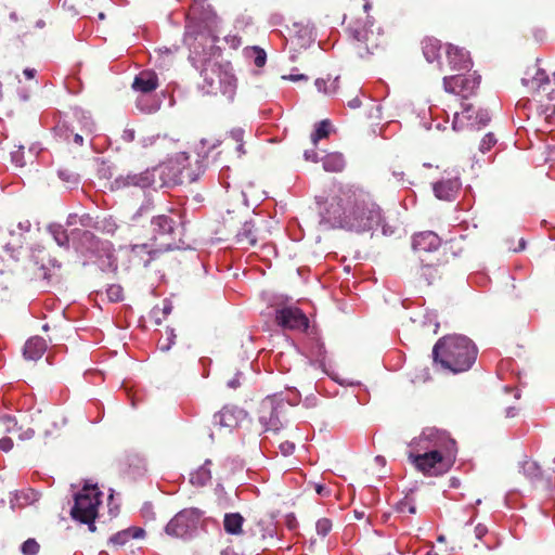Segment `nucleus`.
Wrapping results in <instances>:
<instances>
[{"mask_svg":"<svg viewBox=\"0 0 555 555\" xmlns=\"http://www.w3.org/2000/svg\"><path fill=\"white\" fill-rule=\"evenodd\" d=\"M279 450L284 456H287L294 452L295 444L291 441H283L279 444Z\"/></svg>","mask_w":555,"mask_h":555,"instance_id":"44","label":"nucleus"},{"mask_svg":"<svg viewBox=\"0 0 555 555\" xmlns=\"http://www.w3.org/2000/svg\"><path fill=\"white\" fill-rule=\"evenodd\" d=\"M157 168L145 169L141 172L120 173L111 183L113 191H130L133 189L144 190L155 184V172Z\"/></svg>","mask_w":555,"mask_h":555,"instance_id":"12","label":"nucleus"},{"mask_svg":"<svg viewBox=\"0 0 555 555\" xmlns=\"http://www.w3.org/2000/svg\"><path fill=\"white\" fill-rule=\"evenodd\" d=\"M333 524L328 518H320L315 524V529L319 535L326 537L332 530Z\"/></svg>","mask_w":555,"mask_h":555,"instance_id":"36","label":"nucleus"},{"mask_svg":"<svg viewBox=\"0 0 555 555\" xmlns=\"http://www.w3.org/2000/svg\"><path fill=\"white\" fill-rule=\"evenodd\" d=\"M514 409H509L506 413V416H514V414H511V411H513Z\"/></svg>","mask_w":555,"mask_h":555,"instance_id":"59","label":"nucleus"},{"mask_svg":"<svg viewBox=\"0 0 555 555\" xmlns=\"http://www.w3.org/2000/svg\"><path fill=\"white\" fill-rule=\"evenodd\" d=\"M132 88L142 93H150L158 88V77L153 70H142L135 76Z\"/></svg>","mask_w":555,"mask_h":555,"instance_id":"23","label":"nucleus"},{"mask_svg":"<svg viewBox=\"0 0 555 555\" xmlns=\"http://www.w3.org/2000/svg\"><path fill=\"white\" fill-rule=\"evenodd\" d=\"M211 464V461L207 460L203 466H201L196 472L191 473L190 481L195 486H205L211 479V473L208 468V465Z\"/></svg>","mask_w":555,"mask_h":555,"instance_id":"31","label":"nucleus"},{"mask_svg":"<svg viewBox=\"0 0 555 555\" xmlns=\"http://www.w3.org/2000/svg\"><path fill=\"white\" fill-rule=\"evenodd\" d=\"M364 196L366 197V203L365 204H361V205H351V209L350 211L354 212L356 216L358 217H370L371 215V210H373L372 208H374V210H376L377 212V220L376 221H372L369 225H365L364 228H347V230H351V231H357V232H362V231H369L371 229H373L374 227H378L382 222V210L379 208V206L373 202V199L371 198V196L364 192Z\"/></svg>","mask_w":555,"mask_h":555,"instance_id":"19","label":"nucleus"},{"mask_svg":"<svg viewBox=\"0 0 555 555\" xmlns=\"http://www.w3.org/2000/svg\"><path fill=\"white\" fill-rule=\"evenodd\" d=\"M255 59L254 63L257 67H262L266 64L267 55L266 52L260 48H254Z\"/></svg>","mask_w":555,"mask_h":555,"instance_id":"42","label":"nucleus"},{"mask_svg":"<svg viewBox=\"0 0 555 555\" xmlns=\"http://www.w3.org/2000/svg\"><path fill=\"white\" fill-rule=\"evenodd\" d=\"M23 74L25 75V77L27 79H33L35 77V75H36V69H34V68H25Z\"/></svg>","mask_w":555,"mask_h":555,"instance_id":"54","label":"nucleus"},{"mask_svg":"<svg viewBox=\"0 0 555 555\" xmlns=\"http://www.w3.org/2000/svg\"><path fill=\"white\" fill-rule=\"evenodd\" d=\"M142 516L146 519L153 520L155 518V513L152 503H144L141 508Z\"/></svg>","mask_w":555,"mask_h":555,"instance_id":"45","label":"nucleus"},{"mask_svg":"<svg viewBox=\"0 0 555 555\" xmlns=\"http://www.w3.org/2000/svg\"><path fill=\"white\" fill-rule=\"evenodd\" d=\"M441 263L439 257H420V269L417 274L426 285H431L435 281L441 279Z\"/></svg>","mask_w":555,"mask_h":555,"instance_id":"17","label":"nucleus"},{"mask_svg":"<svg viewBox=\"0 0 555 555\" xmlns=\"http://www.w3.org/2000/svg\"><path fill=\"white\" fill-rule=\"evenodd\" d=\"M462 111L455 112L452 120V128L455 131L479 130L490 121V115L486 109L476 111L472 103L462 102Z\"/></svg>","mask_w":555,"mask_h":555,"instance_id":"10","label":"nucleus"},{"mask_svg":"<svg viewBox=\"0 0 555 555\" xmlns=\"http://www.w3.org/2000/svg\"><path fill=\"white\" fill-rule=\"evenodd\" d=\"M375 461L380 464V465H384L385 464V459L380 455L376 456L375 457Z\"/></svg>","mask_w":555,"mask_h":555,"instance_id":"57","label":"nucleus"},{"mask_svg":"<svg viewBox=\"0 0 555 555\" xmlns=\"http://www.w3.org/2000/svg\"><path fill=\"white\" fill-rule=\"evenodd\" d=\"M315 87L320 92H323L326 95L335 94L339 89V78H318L315 80Z\"/></svg>","mask_w":555,"mask_h":555,"instance_id":"32","label":"nucleus"},{"mask_svg":"<svg viewBox=\"0 0 555 555\" xmlns=\"http://www.w3.org/2000/svg\"><path fill=\"white\" fill-rule=\"evenodd\" d=\"M456 447L447 451L408 455L415 469L427 477L442 476L450 470L456 457Z\"/></svg>","mask_w":555,"mask_h":555,"instance_id":"6","label":"nucleus"},{"mask_svg":"<svg viewBox=\"0 0 555 555\" xmlns=\"http://www.w3.org/2000/svg\"><path fill=\"white\" fill-rule=\"evenodd\" d=\"M411 450L408 455L424 454L429 452L447 451L456 447V442L444 430L437 428H426L422 434L414 438L410 444Z\"/></svg>","mask_w":555,"mask_h":555,"instance_id":"7","label":"nucleus"},{"mask_svg":"<svg viewBox=\"0 0 555 555\" xmlns=\"http://www.w3.org/2000/svg\"><path fill=\"white\" fill-rule=\"evenodd\" d=\"M446 59L450 70H468L472 66L469 53L453 44H448Z\"/></svg>","mask_w":555,"mask_h":555,"instance_id":"18","label":"nucleus"},{"mask_svg":"<svg viewBox=\"0 0 555 555\" xmlns=\"http://www.w3.org/2000/svg\"><path fill=\"white\" fill-rule=\"evenodd\" d=\"M461 189V181L457 176L442 178L434 184V193L437 198L442 201L455 199Z\"/></svg>","mask_w":555,"mask_h":555,"instance_id":"20","label":"nucleus"},{"mask_svg":"<svg viewBox=\"0 0 555 555\" xmlns=\"http://www.w3.org/2000/svg\"><path fill=\"white\" fill-rule=\"evenodd\" d=\"M345 158L341 153H330L323 158V168L330 172H340L345 168Z\"/></svg>","mask_w":555,"mask_h":555,"instance_id":"27","label":"nucleus"},{"mask_svg":"<svg viewBox=\"0 0 555 555\" xmlns=\"http://www.w3.org/2000/svg\"><path fill=\"white\" fill-rule=\"evenodd\" d=\"M170 345H171V339L170 337L167 338L166 341H162L159 340L158 341V348L162 350V351H167L170 349Z\"/></svg>","mask_w":555,"mask_h":555,"instance_id":"50","label":"nucleus"},{"mask_svg":"<svg viewBox=\"0 0 555 555\" xmlns=\"http://www.w3.org/2000/svg\"><path fill=\"white\" fill-rule=\"evenodd\" d=\"M101 496L102 492L96 486L85 485L82 489L75 494L74 505L70 509L72 518L88 525L89 529L94 531V520L98 517Z\"/></svg>","mask_w":555,"mask_h":555,"instance_id":"4","label":"nucleus"},{"mask_svg":"<svg viewBox=\"0 0 555 555\" xmlns=\"http://www.w3.org/2000/svg\"><path fill=\"white\" fill-rule=\"evenodd\" d=\"M480 82L481 76L476 72L456 74L443 77V89L460 98L462 102H466L477 94Z\"/></svg>","mask_w":555,"mask_h":555,"instance_id":"8","label":"nucleus"},{"mask_svg":"<svg viewBox=\"0 0 555 555\" xmlns=\"http://www.w3.org/2000/svg\"><path fill=\"white\" fill-rule=\"evenodd\" d=\"M130 533L128 531H120L109 538V543L114 545H124L129 541Z\"/></svg>","mask_w":555,"mask_h":555,"instance_id":"40","label":"nucleus"},{"mask_svg":"<svg viewBox=\"0 0 555 555\" xmlns=\"http://www.w3.org/2000/svg\"><path fill=\"white\" fill-rule=\"evenodd\" d=\"M397 509L401 513L408 512L410 514H415V512H416L415 506L412 503H410L408 500L401 501L398 504Z\"/></svg>","mask_w":555,"mask_h":555,"instance_id":"43","label":"nucleus"},{"mask_svg":"<svg viewBox=\"0 0 555 555\" xmlns=\"http://www.w3.org/2000/svg\"><path fill=\"white\" fill-rule=\"evenodd\" d=\"M236 244L243 248L255 246L258 240L257 230L251 221L245 220L244 223L233 233Z\"/></svg>","mask_w":555,"mask_h":555,"instance_id":"21","label":"nucleus"},{"mask_svg":"<svg viewBox=\"0 0 555 555\" xmlns=\"http://www.w3.org/2000/svg\"><path fill=\"white\" fill-rule=\"evenodd\" d=\"M412 246L418 260L420 257H438L441 240L431 231L421 232L413 236Z\"/></svg>","mask_w":555,"mask_h":555,"instance_id":"14","label":"nucleus"},{"mask_svg":"<svg viewBox=\"0 0 555 555\" xmlns=\"http://www.w3.org/2000/svg\"><path fill=\"white\" fill-rule=\"evenodd\" d=\"M259 421L266 430H278L281 426L279 405L273 398L262 400L259 408Z\"/></svg>","mask_w":555,"mask_h":555,"instance_id":"16","label":"nucleus"},{"mask_svg":"<svg viewBox=\"0 0 555 555\" xmlns=\"http://www.w3.org/2000/svg\"><path fill=\"white\" fill-rule=\"evenodd\" d=\"M13 448V440L9 437H3L0 439V449L4 452L11 451Z\"/></svg>","mask_w":555,"mask_h":555,"instance_id":"46","label":"nucleus"},{"mask_svg":"<svg viewBox=\"0 0 555 555\" xmlns=\"http://www.w3.org/2000/svg\"><path fill=\"white\" fill-rule=\"evenodd\" d=\"M203 512L195 507L180 511L166 526V533L175 538H185L197 529Z\"/></svg>","mask_w":555,"mask_h":555,"instance_id":"11","label":"nucleus"},{"mask_svg":"<svg viewBox=\"0 0 555 555\" xmlns=\"http://www.w3.org/2000/svg\"><path fill=\"white\" fill-rule=\"evenodd\" d=\"M330 126L328 120H322L318 124L315 131L311 134V141L314 145H317L321 139L328 137Z\"/></svg>","mask_w":555,"mask_h":555,"instance_id":"34","label":"nucleus"},{"mask_svg":"<svg viewBox=\"0 0 555 555\" xmlns=\"http://www.w3.org/2000/svg\"><path fill=\"white\" fill-rule=\"evenodd\" d=\"M349 35L358 42V53L361 56L375 55L384 52L388 46V38L374 23L363 26L356 23L348 25Z\"/></svg>","mask_w":555,"mask_h":555,"instance_id":"5","label":"nucleus"},{"mask_svg":"<svg viewBox=\"0 0 555 555\" xmlns=\"http://www.w3.org/2000/svg\"><path fill=\"white\" fill-rule=\"evenodd\" d=\"M47 350V343L42 337L34 336L24 346V357L28 360L40 359Z\"/></svg>","mask_w":555,"mask_h":555,"instance_id":"25","label":"nucleus"},{"mask_svg":"<svg viewBox=\"0 0 555 555\" xmlns=\"http://www.w3.org/2000/svg\"><path fill=\"white\" fill-rule=\"evenodd\" d=\"M157 250L149 244H139L131 247V258L138 264L149 266L156 257Z\"/></svg>","mask_w":555,"mask_h":555,"instance_id":"24","label":"nucleus"},{"mask_svg":"<svg viewBox=\"0 0 555 555\" xmlns=\"http://www.w3.org/2000/svg\"><path fill=\"white\" fill-rule=\"evenodd\" d=\"M275 322L285 330L306 331L309 326V320L306 314L297 307H283L276 309Z\"/></svg>","mask_w":555,"mask_h":555,"instance_id":"13","label":"nucleus"},{"mask_svg":"<svg viewBox=\"0 0 555 555\" xmlns=\"http://www.w3.org/2000/svg\"><path fill=\"white\" fill-rule=\"evenodd\" d=\"M433 357L436 363L456 374L472 367L477 358V348L466 336L447 335L435 344Z\"/></svg>","mask_w":555,"mask_h":555,"instance_id":"3","label":"nucleus"},{"mask_svg":"<svg viewBox=\"0 0 555 555\" xmlns=\"http://www.w3.org/2000/svg\"><path fill=\"white\" fill-rule=\"evenodd\" d=\"M240 377H241V374H236L234 378H232L228 382V386L233 389L240 387V385H241Z\"/></svg>","mask_w":555,"mask_h":555,"instance_id":"49","label":"nucleus"},{"mask_svg":"<svg viewBox=\"0 0 555 555\" xmlns=\"http://www.w3.org/2000/svg\"><path fill=\"white\" fill-rule=\"evenodd\" d=\"M282 78H283V79H289V80H293V81H296V80H299V79H305V80H307V79H308V77H307V76H305V75H302V74H301V75H291V76H288V77L283 76Z\"/></svg>","mask_w":555,"mask_h":555,"instance_id":"55","label":"nucleus"},{"mask_svg":"<svg viewBox=\"0 0 555 555\" xmlns=\"http://www.w3.org/2000/svg\"><path fill=\"white\" fill-rule=\"evenodd\" d=\"M488 532V528L482 525V524H478L476 527H475V535L477 539H481L482 537H485V534Z\"/></svg>","mask_w":555,"mask_h":555,"instance_id":"48","label":"nucleus"},{"mask_svg":"<svg viewBox=\"0 0 555 555\" xmlns=\"http://www.w3.org/2000/svg\"><path fill=\"white\" fill-rule=\"evenodd\" d=\"M366 203L364 192L351 189H339L337 193L328 197L319 207V211L324 223L333 228H364L372 221L377 220L376 210H371L370 217H358L350 211L351 205H361Z\"/></svg>","mask_w":555,"mask_h":555,"instance_id":"2","label":"nucleus"},{"mask_svg":"<svg viewBox=\"0 0 555 555\" xmlns=\"http://www.w3.org/2000/svg\"><path fill=\"white\" fill-rule=\"evenodd\" d=\"M205 0H195L190 7L185 26L184 42L189 47V60L199 69L203 81L199 87L209 95H222L232 101L236 92V78L233 73L217 62L218 49L212 37L216 15L202 12Z\"/></svg>","mask_w":555,"mask_h":555,"instance_id":"1","label":"nucleus"},{"mask_svg":"<svg viewBox=\"0 0 555 555\" xmlns=\"http://www.w3.org/2000/svg\"><path fill=\"white\" fill-rule=\"evenodd\" d=\"M426 555H437V554H431V553L428 552Z\"/></svg>","mask_w":555,"mask_h":555,"instance_id":"61","label":"nucleus"},{"mask_svg":"<svg viewBox=\"0 0 555 555\" xmlns=\"http://www.w3.org/2000/svg\"><path fill=\"white\" fill-rule=\"evenodd\" d=\"M496 142H498V140H496L495 135L493 133L489 132L482 138L480 145H479V150L482 153H486V152L490 151L496 144Z\"/></svg>","mask_w":555,"mask_h":555,"instance_id":"38","label":"nucleus"},{"mask_svg":"<svg viewBox=\"0 0 555 555\" xmlns=\"http://www.w3.org/2000/svg\"><path fill=\"white\" fill-rule=\"evenodd\" d=\"M77 220L80 221L81 224H83V219L82 218H78L76 215H70L67 219V224L68 225H74L77 223Z\"/></svg>","mask_w":555,"mask_h":555,"instance_id":"51","label":"nucleus"},{"mask_svg":"<svg viewBox=\"0 0 555 555\" xmlns=\"http://www.w3.org/2000/svg\"><path fill=\"white\" fill-rule=\"evenodd\" d=\"M244 517L240 513H230L224 515L223 527L230 534L242 533Z\"/></svg>","mask_w":555,"mask_h":555,"instance_id":"28","label":"nucleus"},{"mask_svg":"<svg viewBox=\"0 0 555 555\" xmlns=\"http://www.w3.org/2000/svg\"><path fill=\"white\" fill-rule=\"evenodd\" d=\"M39 544L35 539H28L22 544V553L24 555H36L39 552Z\"/></svg>","mask_w":555,"mask_h":555,"instance_id":"37","label":"nucleus"},{"mask_svg":"<svg viewBox=\"0 0 555 555\" xmlns=\"http://www.w3.org/2000/svg\"><path fill=\"white\" fill-rule=\"evenodd\" d=\"M241 413L242 411L227 406L216 413L211 420L212 429L209 435L210 438L214 439L215 430L221 433L223 429L231 431L233 428H235L238 425V416Z\"/></svg>","mask_w":555,"mask_h":555,"instance_id":"15","label":"nucleus"},{"mask_svg":"<svg viewBox=\"0 0 555 555\" xmlns=\"http://www.w3.org/2000/svg\"><path fill=\"white\" fill-rule=\"evenodd\" d=\"M217 149L218 151L211 157L212 160L218 165L225 167V162L233 158H241L242 155L245 154L243 131H231L222 140H220L218 144H214L209 153H212Z\"/></svg>","mask_w":555,"mask_h":555,"instance_id":"9","label":"nucleus"},{"mask_svg":"<svg viewBox=\"0 0 555 555\" xmlns=\"http://www.w3.org/2000/svg\"><path fill=\"white\" fill-rule=\"evenodd\" d=\"M441 42L435 38H427L423 41V54L429 63L437 61L440 56Z\"/></svg>","mask_w":555,"mask_h":555,"instance_id":"30","label":"nucleus"},{"mask_svg":"<svg viewBox=\"0 0 555 555\" xmlns=\"http://www.w3.org/2000/svg\"><path fill=\"white\" fill-rule=\"evenodd\" d=\"M245 209H227L225 215L222 216V221L229 234H233L244 223Z\"/></svg>","mask_w":555,"mask_h":555,"instance_id":"26","label":"nucleus"},{"mask_svg":"<svg viewBox=\"0 0 555 555\" xmlns=\"http://www.w3.org/2000/svg\"><path fill=\"white\" fill-rule=\"evenodd\" d=\"M348 106L352 109H356L361 106V101L359 98H354L350 101H348Z\"/></svg>","mask_w":555,"mask_h":555,"instance_id":"52","label":"nucleus"},{"mask_svg":"<svg viewBox=\"0 0 555 555\" xmlns=\"http://www.w3.org/2000/svg\"><path fill=\"white\" fill-rule=\"evenodd\" d=\"M317 492L319 494H323V492L326 490L324 486L318 485L315 488Z\"/></svg>","mask_w":555,"mask_h":555,"instance_id":"56","label":"nucleus"},{"mask_svg":"<svg viewBox=\"0 0 555 555\" xmlns=\"http://www.w3.org/2000/svg\"><path fill=\"white\" fill-rule=\"evenodd\" d=\"M81 235H82V237H83L87 242H89L91 245H93V244H92V241H94V238H95V237H94V235H93L90 231H87V230H86V231H82V232H81Z\"/></svg>","mask_w":555,"mask_h":555,"instance_id":"53","label":"nucleus"},{"mask_svg":"<svg viewBox=\"0 0 555 555\" xmlns=\"http://www.w3.org/2000/svg\"><path fill=\"white\" fill-rule=\"evenodd\" d=\"M99 17H100V18H104V14H103V13H100V14H99Z\"/></svg>","mask_w":555,"mask_h":555,"instance_id":"60","label":"nucleus"},{"mask_svg":"<svg viewBox=\"0 0 555 555\" xmlns=\"http://www.w3.org/2000/svg\"><path fill=\"white\" fill-rule=\"evenodd\" d=\"M370 7H371V5H370V3H369V2H366V3L363 5V8H364V10H365V11H367V10L370 9Z\"/></svg>","mask_w":555,"mask_h":555,"instance_id":"58","label":"nucleus"},{"mask_svg":"<svg viewBox=\"0 0 555 555\" xmlns=\"http://www.w3.org/2000/svg\"><path fill=\"white\" fill-rule=\"evenodd\" d=\"M51 232L53 234V237L57 245L65 246L68 243L69 234L66 233L65 230H63L60 225L53 227L51 229ZM79 234V231L77 229H73L70 231V236L76 237Z\"/></svg>","mask_w":555,"mask_h":555,"instance_id":"33","label":"nucleus"},{"mask_svg":"<svg viewBox=\"0 0 555 555\" xmlns=\"http://www.w3.org/2000/svg\"><path fill=\"white\" fill-rule=\"evenodd\" d=\"M305 159L313 163L319 162L318 153L314 150H307L304 153Z\"/></svg>","mask_w":555,"mask_h":555,"instance_id":"47","label":"nucleus"},{"mask_svg":"<svg viewBox=\"0 0 555 555\" xmlns=\"http://www.w3.org/2000/svg\"><path fill=\"white\" fill-rule=\"evenodd\" d=\"M526 75L527 77L521 79L522 83L534 91H539L545 85L550 83L548 75L544 69L538 67V64L528 68Z\"/></svg>","mask_w":555,"mask_h":555,"instance_id":"22","label":"nucleus"},{"mask_svg":"<svg viewBox=\"0 0 555 555\" xmlns=\"http://www.w3.org/2000/svg\"><path fill=\"white\" fill-rule=\"evenodd\" d=\"M522 468L525 474L531 476L532 478L539 477L541 474L540 467L535 462L527 461L524 463Z\"/></svg>","mask_w":555,"mask_h":555,"instance_id":"39","label":"nucleus"},{"mask_svg":"<svg viewBox=\"0 0 555 555\" xmlns=\"http://www.w3.org/2000/svg\"><path fill=\"white\" fill-rule=\"evenodd\" d=\"M154 231L160 235L171 234L175 230V220L168 216L159 215L152 220Z\"/></svg>","mask_w":555,"mask_h":555,"instance_id":"29","label":"nucleus"},{"mask_svg":"<svg viewBox=\"0 0 555 555\" xmlns=\"http://www.w3.org/2000/svg\"><path fill=\"white\" fill-rule=\"evenodd\" d=\"M63 135L68 143H73L77 146H81L83 144V137L79 133H74L72 130H65Z\"/></svg>","mask_w":555,"mask_h":555,"instance_id":"41","label":"nucleus"},{"mask_svg":"<svg viewBox=\"0 0 555 555\" xmlns=\"http://www.w3.org/2000/svg\"><path fill=\"white\" fill-rule=\"evenodd\" d=\"M106 295L111 301L117 302L122 300L124 289L120 285L112 284L107 287Z\"/></svg>","mask_w":555,"mask_h":555,"instance_id":"35","label":"nucleus"}]
</instances>
